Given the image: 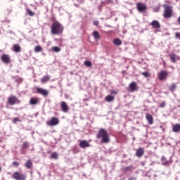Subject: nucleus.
Segmentation results:
<instances>
[{
  "label": "nucleus",
  "instance_id": "f257e3e1",
  "mask_svg": "<svg viewBox=\"0 0 180 180\" xmlns=\"http://www.w3.org/2000/svg\"><path fill=\"white\" fill-rule=\"evenodd\" d=\"M64 32V27L60 22H53L51 26V34H63Z\"/></svg>",
  "mask_w": 180,
  "mask_h": 180
},
{
  "label": "nucleus",
  "instance_id": "f03ea898",
  "mask_svg": "<svg viewBox=\"0 0 180 180\" xmlns=\"http://www.w3.org/2000/svg\"><path fill=\"white\" fill-rule=\"evenodd\" d=\"M97 139H101L103 143H109L110 139H109V135L108 131L104 129H101L97 134Z\"/></svg>",
  "mask_w": 180,
  "mask_h": 180
},
{
  "label": "nucleus",
  "instance_id": "7ed1b4c3",
  "mask_svg": "<svg viewBox=\"0 0 180 180\" xmlns=\"http://www.w3.org/2000/svg\"><path fill=\"white\" fill-rule=\"evenodd\" d=\"M7 102L8 105L13 106V105H19L20 100L16 96H10L7 99Z\"/></svg>",
  "mask_w": 180,
  "mask_h": 180
},
{
  "label": "nucleus",
  "instance_id": "20e7f679",
  "mask_svg": "<svg viewBox=\"0 0 180 180\" xmlns=\"http://www.w3.org/2000/svg\"><path fill=\"white\" fill-rule=\"evenodd\" d=\"M172 7L169 6H165L164 18H166V19H169V18H172Z\"/></svg>",
  "mask_w": 180,
  "mask_h": 180
},
{
  "label": "nucleus",
  "instance_id": "39448f33",
  "mask_svg": "<svg viewBox=\"0 0 180 180\" xmlns=\"http://www.w3.org/2000/svg\"><path fill=\"white\" fill-rule=\"evenodd\" d=\"M12 178L15 180H26V174L15 172L12 175Z\"/></svg>",
  "mask_w": 180,
  "mask_h": 180
},
{
  "label": "nucleus",
  "instance_id": "423d86ee",
  "mask_svg": "<svg viewBox=\"0 0 180 180\" xmlns=\"http://www.w3.org/2000/svg\"><path fill=\"white\" fill-rule=\"evenodd\" d=\"M60 123L58 118L53 117L50 120L46 122L47 126L53 127V126H57Z\"/></svg>",
  "mask_w": 180,
  "mask_h": 180
},
{
  "label": "nucleus",
  "instance_id": "0eeeda50",
  "mask_svg": "<svg viewBox=\"0 0 180 180\" xmlns=\"http://www.w3.org/2000/svg\"><path fill=\"white\" fill-rule=\"evenodd\" d=\"M36 93L39 94V95H42V96H44L45 98L49 96V91L41 87H37Z\"/></svg>",
  "mask_w": 180,
  "mask_h": 180
},
{
  "label": "nucleus",
  "instance_id": "6e6552de",
  "mask_svg": "<svg viewBox=\"0 0 180 180\" xmlns=\"http://www.w3.org/2000/svg\"><path fill=\"white\" fill-rule=\"evenodd\" d=\"M160 81H165L168 77V72L167 70H162L158 74Z\"/></svg>",
  "mask_w": 180,
  "mask_h": 180
},
{
  "label": "nucleus",
  "instance_id": "1a4fd4ad",
  "mask_svg": "<svg viewBox=\"0 0 180 180\" xmlns=\"http://www.w3.org/2000/svg\"><path fill=\"white\" fill-rule=\"evenodd\" d=\"M1 60L4 64H11V56L8 54H3L1 56Z\"/></svg>",
  "mask_w": 180,
  "mask_h": 180
},
{
  "label": "nucleus",
  "instance_id": "9d476101",
  "mask_svg": "<svg viewBox=\"0 0 180 180\" xmlns=\"http://www.w3.org/2000/svg\"><path fill=\"white\" fill-rule=\"evenodd\" d=\"M136 9L139 12H144V11H147V6L143 3H137Z\"/></svg>",
  "mask_w": 180,
  "mask_h": 180
},
{
  "label": "nucleus",
  "instance_id": "9b49d317",
  "mask_svg": "<svg viewBox=\"0 0 180 180\" xmlns=\"http://www.w3.org/2000/svg\"><path fill=\"white\" fill-rule=\"evenodd\" d=\"M79 146L80 148H88V147H91V144L86 140L79 141Z\"/></svg>",
  "mask_w": 180,
  "mask_h": 180
},
{
  "label": "nucleus",
  "instance_id": "f8f14e48",
  "mask_svg": "<svg viewBox=\"0 0 180 180\" xmlns=\"http://www.w3.org/2000/svg\"><path fill=\"white\" fill-rule=\"evenodd\" d=\"M150 26L153 27V29H160L161 28V24H160V22L158 20H153L150 22Z\"/></svg>",
  "mask_w": 180,
  "mask_h": 180
},
{
  "label": "nucleus",
  "instance_id": "ddd939ff",
  "mask_svg": "<svg viewBox=\"0 0 180 180\" xmlns=\"http://www.w3.org/2000/svg\"><path fill=\"white\" fill-rule=\"evenodd\" d=\"M60 108L62 109L63 112H64L65 113H67V112H68L70 109L68 108V105H67V103H65V101H62L60 103Z\"/></svg>",
  "mask_w": 180,
  "mask_h": 180
},
{
  "label": "nucleus",
  "instance_id": "4468645a",
  "mask_svg": "<svg viewBox=\"0 0 180 180\" xmlns=\"http://www.w3.org/2000/svg\"><path fill=\"white\" fill-rule=\"evenodd\" d=\"M136 157H139V158L141 157H143L144 155V148H139L136 150V152L135 153Z\"/></svg>",
  "mask_w": 180,
  "mask_h": 180
},
{
  "label": "nucleus",
  "instance_id": "2eb2a0df",
  "mask_svg": "<svg viewBox=\"0 0 180 180\" xmlns=\"http://www.w3.org/2000/svg\"><path fill=\"white\" fill-rule=\"evenodd\" d=\"M146 119L148 120L149 124H153V123H154V119L153 118V115L150 114H146Z\"/></svg>",
  "mask_w": 180,
  "mask_h": 180
},
{
  "label": "nucleus",
  "instance_id": "dca6fc26",
  "mask_svg": "<svg viewBox=\"0 0 180 180\" xmlns=\"http://www.w3.org/2000/svg\"><path fill=\"white\" fill-rule=\"evenodd\" d=\"M129 89L131 90L132 92H134V91H137V83L133 82L129 84Z\"/></svg>",
  "mask_w": 180,
  "mask_h": 180
},
{
  "label": "nucleus",
  "instance_id": "f3484780",
  "mask_svg": "<svg viewBox=\"0 0 180 180\" xmlns=\"http://www.w3.org/2000/svg\"><path fill=\"white\" fill-rule=\"evenodd\" d=\"M50 75L43 76L41 79V84H46V82H49V81H50Z\"/></svg>",
  "mask_w": 180,
  "mask_h": 180
},
{
  "label": "nucleus",
  "instance_id": "a211bd4d",
  "mask_svg": "<svg viewBox=\"0 0 180 180\" xmlns=\"http://www.w3.org/2000/svg\"><path fill=\"white\" fill-rule=\"evenodd\" d=\"M112 43L115 44V46H122V39L119 38H115L112 40Z\"/></svg>",
  "mask_w": 180,
  "mask_h": 180
},
{
  "label": "nucleus",
  "instance_id": "6ab92c4d",
  "mask_svg": "<svg viewBox=\"0 0 180 180\" xmlns=\"http://www.w3.org/2000/svg\"><path fill=\"white\" fill-rule=\"evenodd\" d=\"M30 105H37L39 103V98H31L30 101Z\"/></svg>",
  "mask_w": 180,
  "mask_h": 180
},
{
  "label": "nucleus",
  "instance_id": "aec40b11",
  "mask_svg": "<svg viewBox=\"0 0 180 180\" xmlns=\"http://www.w3.org/2000/svg\"><path fill=\"white\" fill-rule=\"evenodd\" d=\"M180 130V124H176L173 126L172 131H174V133H177V131H179Z\"/></svg>",
  "mask_w": 180,
  "mask_h": 180
},
{
  "label": "nucleus",
  "instance_id": "412c9836",
  "mask_svg": "<svg viewBox=\"0 0 180 180\" xmlns=\"http://www.w3.org/2000/svg\"><path fill=\"white\" fill-rule=\"evenodd\" d=\"M93 36L96 40H99V39H101V35L98 31H94Z\"/></svg>",
  "mask_w": 180,
  "mask_h": 180
},
{
  "label": "nucleus",
  "instance_id": "4be33fe9",
  "mask_svg": "<svg viewBox=\"0 0 180 180\" xmlns=\"http://www.w3.org/2000/svg\"><path fill=\"white\" fill-rule=\"evenodd\" d=\"M105 101L106 102H112V101H115V96L108 95L107 96H105Z\"/></svg>",
  "mask_w": 180,
  "mask_h": 180
},
{
  "label": "nucleus",
  "instance_id": "5701e85b",
  "mask_svg": "<svg viewBox=\"0 0 180 180\" xmlns=\"http://www.w3.org/2000/svg\"><path fill=\"white\" fill-rule=\"evenodd\" d=\"M25 167L28 169H30V168H32V167H33V162H32V160H27L25 163Z\"/></svg>",
  "mask_w": 180,
  "mask_h": 180
},
{
  "label": "nucleus",
  "instance_id": "b1692460",
  "mask_svg": "<svg viewBox=\"0 0 180 180\" xmlns=\"http://www.w3.org/2000/svg\"><path fill=\"white\" fill-rule=\"evenodd\" d=\"M13 48L15 53H19L20 51V46L19 44H14Z\"/></svg>",
  "mask_w": 180,
  "mask_h": 180
},
{
  "label": "nucleus",
  "instance_id": "393cba45",
  "mask_svg": "<svg viewBox=\"0 0 180 180\" xmlns=\"http://www.w3.org/2000/svg\"><path fill=\"white\" fill-rule=\"evenodd\" d=\"M51 50L52 51H54V53H59V51H61V48L58 46H53Z\"/></svg>",
  "mask_w": 180,
  "mask_h": 180
},
{
  "label": "nucleus",
  "instance_id": "a878e982",
  "mask_svg": "<svg viewBox=\"0 0 180 180\" xmlns=\"http://www.w3.org/2000/svg\"><path fill=\"white\" fill-rule=\"evenodd\" d=\"M172 63H176V55L174 53L170 55Z\"/></svg>",
  "mask_w": 180,
  "mask_h": 180
},
{
  "label": "nucleus",
  "instance_id": "bb28decb",
  "mask_svg": "<svg viewBox=\"0 0 180 180\" xmlns=\"http://www.w3.org/2000/svg\"><path fill=\"white\" fill-rule=\"evenodd\" d=\"M43 51V48H41V46H37L34 48V52L35 53H40V51Z\"/></svg>",
  "mask_w": 180,
  "mask_h": 180
},
{
  "label": "nucleus",
  "instance_id": "cd10ccee",
  "mask_svg": "<svg viewBox=\"0 0 180 180\" xmlns=\"http://www.w3.org/2000/svg\"><path fill=\"white\" fill-rule=\"evenodd\" d=\"M84 64L86 65V67H92V62L89 60L84 61Z\"/></svg>",
  "mask_w": 180,
  "mask_h": 180
},
{
  "label": "nucleus",
  "instance_id": "c85d7f7f",
  "mask_svg": "<svg viewBox=\"0 0 180 180\" xmlns=\"http://www.w3.org/2000/svg\"><path fill=\"white\" fill-rule=\"evenodd\" d=\"M161 161H162V164L163 165H167V164H168V162L167 161V158H165V157H162L161 158Z\"/></svg>",
  "mask_w": 180,
  "mask_h": 180
},
{
  "label": "nucleus",
  "instance_id": "c756f323",
  "mask_svg": "<svg viewBox=\"0 0 180 180\" xmlns=\"http://www.w3.org/2000/svg\"><path fill=\"white\" fill-rule=\"evenodd\" d=\"M27 13L29 16H34V13L30 9H27Z\"/></svg>",
  "mask_w": 180,
  "mask_h": 180
},
{
  "label": "nucleus",
  "instance_id": "7c9ffc66",
  "mask_svg": "<svg viewBox=\"0 0 180 180\" xmlns=\"http://www.w3.org/2000/svg\"><path fill=\"white\" fill-rule=\"evenodd\" d=\"M51 158H54L55 160H57V158H58V155L57 154V153H53L51 155Z\"/></svg>",
  "mask_w": 180,
  "mask_h": 180
},
{
  "label": "nucleus",
  "instance_id": "2f4dec72",
  "mask_svg": "<svg viewBox=\"0 0 180 180\" xmlns=\"http://www.w3.org/2000/svg\"><path fill=\"white\" fill-rule=\"evenodd\" d=\"M141 75H143L145 78H148V77H150V73L148 72H143L141 73Z\"/></svg>",
  "mask_w": 180,
  "mask_h": 180
},
{
  "label": "nucleus",
  "instance_id": "473e14b6",
  "mask_svg": "<svg viewBox=\"0 0 180 180\" xmlns=\"http://www.w3.org/2000/svg\"><path fill=\"white\" fill-rule=\"evenodd\" d=\"M176 88V85H175V84H172L170 86H169V90L173 91H175V89Z\"/></svg>",
  "mask_w": 180,
  "mask_h": 180
},
{
  "label": "nucleus",
  "instance_id": "72a5a7b5",
  "mask_svg": "<svg viewBox=\"0 0 180 180\" xmlns=\"http://www.w3.org/2000/svg\"><path fill=\"white\" fill-rule=\"evenodd\" d=\"M22 147H23V148H27V147H29V143L24 142L22 144Z\"/></svg>",
  "mask_w": 180,
  "mask_h": 180
},
{
  "label": "nucleus",
  "instance_id": "f704fd0d",
  "mask_svg": "<svg viewBox=\"0 0 180 180\" xmlns=\"http://www.w3.org/2000/svg\"><path fill=\"white\" fill-rule=\"evenodd\" d=\"M175 38L180 40V32H176L175 33Z\"/></svg>",
  "mask_w": 180,
  "mask_h": 180
},
{
  "label": "nucleus",
  "instance_id": "c9c22d12",
  "mask_svg": "<svg viewBox=\"0 0 180 180\" xmlns=\"http://www.w3.org/2000/svg\"><path fill=\"white\" fill-rule=\"evenodd\" d=\"M13 165H14V167H19V162L14 161L13 162Z\"/></svg>",
  "mask_w": 180,
  "mask_h": 180
},
{
  "label": "nucleus",
  "instance_id": "e433bc0d",
  "mask_svg": "<svg viewBox=\"0 0 180 180\" xmlns=\"http://www.w3.org/2000/svg\"><path fill=\"white\" fill-rule=\"evenodd\" d=\"M160 108H165V102H162L160 104Z\"/></svg>",
  "mask_w": 180,
  "mask_h": 180
},
{
  "label": "nucleus",
  "instance_id": "4c0bfd02",
  "mask_svg": "<svg viewBox=\"0 0 180 180\" xmlns=\"http://www.w3.org/2000/svg\"><path fill=\"white\" fill-rule=\"evenodd\" d=\"M17 122H19V118L18 117L14 118L13 120V123H16Z\"/></svg>",
  "mask_w": 180,
  "mask_h": 180
},
{
  "label": "nucleus",
  "instance_id": "58836bf2",
  "mask_svg": "<svg viewBox=\"0 0 180 180\" xmlns=\"http://www.w3.org/2000/svg\"><path fill=\"white\" fill-rule=\"evenodd\" d=\"M94 26H99V21H94Z\"/></svg>",
  "mask_w": 180,
  "mask_h": 180
},
{
  "label": "nucleus",
  "instance_id": "ea45409f",
  "mask_svg": "<svg viewBox=\"0 0 180 180\" xmlns=\"http://www.w3.org/2000/svg\"><path fill=\"white\" fill-rule=\"evenodd\" d=\"M111 94L112 95H117V91H111Z\"/></svg>",
  "mask_w": 180,
  "mask_h": 180
},
{
  "label": "nucleus",
  "instance_id": "a19ab883",
  "mask_svg": "<svg viewBox=\"0 0 180 180\" xmlns=\"http://www.w3.org/2000/svg\"><path fill=\"white\" fill-rule=\"evenodd\" d=\"M177 22L180 24V16L178 18Z\"/></svg>",
  "mask_w": 180,
  "mask_h": 180
},
{
  "label": "nucleus",
  "instance_id": "79ce46f5",
  "mask_svg": "<svg viewBox=\"0 0 180 180\" xmlns=\"http://www.w3.org/2000/svg\"><path fill=\"white\" fill-rule=\"evenodd\" d=\"M1 171H2V168L0 167V172H1Z\"/></svg>",
  "mask_w": 180,
  "mask_h": 180
}]
</instances>
